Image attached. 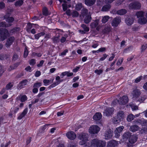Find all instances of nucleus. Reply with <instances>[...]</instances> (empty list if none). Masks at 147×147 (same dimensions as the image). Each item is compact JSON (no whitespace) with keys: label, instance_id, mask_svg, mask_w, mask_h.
I'll return each mask as SVG.
<instances>
[{"label":"nucleus","instance_id":"nucleus-7","mask_svg":"<svg viewBox=\"0 0 147 147\" xmlns=\"http://www.w3.org/2000/svg\"><path fill=\"white\" fill-rule=\"evenodd\" d=\"M114 109L113 107H108L103 112L104 114L107 117L111 116L113 114Z\"/></svg>","mask_w":147,"mask_h":147},{"label":"nucleus","instance_id":"nucleus-63","mask_svg":"<svg viewBox=\"0 0 147 147\" xmlns=\"http://www.w3.org/2000/svg\"><path fill=\"white\" fill-rule=\"evenodd\" d=\"M102 55L103 57L100 59L99 61H104L108 56V55L106 53L103 54Z\"/></svg>","mask_w":147,"mask_h":147},{"label":"nucleus","instance_id":"nucleus-16","mask_svg":"<svg viewBox=\"0 0 147 147\" xmlns=\"http://www.w3.org/2000/svg\"><path fill=\"white\" fill-rule=\"evenodd\" d=\"M124 128V127L123 126H120L119 127L117 128L115 131V136H116L117 134V137H119L120 136V134L123 130Z\"/></svg>","mask_w":147,"mask_h":147},{"label":"nucleus","instance_id":"nucleus-2","mask_svg":"<svg viewBox=\"0 0 147 147\" xmlns=\"http://www.w3.org/2000/svg\"><path fill=\"white\" fill-rule=\"evenodd\" d=\"M91 145V146H96V147H105L106 142L105 141L94 138L92 140Z\"/></svg>","mask_w":147,"mask_h":147},{"label":"nucleus","instance_id":"nucleus-32","mask_svg":"<svg viewBox=\"0 0 147 147\" xmlns=\"http://www.w3.org/2000/svg\"><path fill=\"white\" fill-rule=\"evenodd\" d=\"M91 19L90 16L89 15L86 16L84 20V23L86 24H88L90 22Z\"/></svg>","mask_w":147,"mask_h":147},{"label":"nucleus","instance_id":"nucleus-44","mask_svg":"<svg viewBox=\"0 0 147 147\" xmlns=\"http://www.w3.org/2000/svg\"><path fill=\"white\" fill-rule=\"evenodd\" d=\"M32 27V24L30 23H28L27 24V26L26 27V31L28 32H29L31 29Z\"/></svg>","mask_w":147,"mask_h":147},{"label":"nucleus","instance_id":"nucleus-24","mask_svg":"<svg viewBox=\"0 0 147 147\" xmlns=\"http://www.w3.org/2000/svg\"><path fill=\"white\" fill-rule=\"evenodd\" d=\"M73 75V73L72 72H69V71H65L62 73L60 75V77L61 78H63L64 76L67 75V77H70Z\"/></svg>","mask_w":147,"mask_h":147},{"label":"nucleus","instance_id":"nucleus-58","mask_svg":"<svg viewBox=\"0 0 147 147\" xmlns=\"http://www.w3.org/2000/svg\"><path fill=\"white\" fill-rule=\"evenodd\" d=\"M141 132L142 134L147 133V126L142 127L141 130Z\"/></svg>","mask_w":147,"mask_h":147},{"label":"nucleus","instance_id":"nucleus-54","mask_svg":"<svg viewBox=\"0 0 147 147\" xmlns=\"http://www.w3.org/2000/svg\"><path fill=\"white\" fill-rule=\"evenodd\" d=\"M42 85L41 83L36 82L35 83L33 86V88H38Z\"/></svg>","mask_w":147,"mask_h":147},{"label":"nucleus","instance_id":"nucleus-18","mask_svg":"<svg viewBox=\"0 0 147 147\" xmlns=\"http://www.w3.org/2000/svg\"><path fill=\"white\" fill-rule=\"evenodd\" d=\"M28 81L27 79H24L20 82L19 84V88L20 89H22L24 87V86L26 85Z\"/></svg>","mask_w":147,"mask_h":147},{"label":"nucleus","instance_id":"nucleus-53","mask_svg":"<svg viewBox=\"0 0 147 147\" xmlns=\"http://www.w3.org/2000/svg\"><path fill=\"white\" fill-rule=\"evenodd\" d=\"M24 75V73L23 71L18 74L16 77V79H19L21 78Z\"/></svg>","mask_w":147,"mask_h":147},{"label":"nucleus","instance_id":"nucleus-15","mask_svg":"<svg viewBox=\"0 0 147 147\" xmlns=\"http://www.w3.org/2000/svg\"><path fill=\"white\" fill-rule=\"evenodd\" d=\"M136 122L137 124L141 125L142 127L147 126V120L139 119L136 121Z\"/></svg>","mask_w":147,"mask_h":147},{"label":"nucleus","instance_id":"nucleus-51","mask_svg":"<svg viewBox=\"0 0 147 147\" xmlns=\"http://www.w3.org/2000/svg\"><path fill=\"white\" fill-rule=\"evenodd\" d=\"M71 15L73 18L77 17L79 16V13L77 11H74L72 12Z\"/></svg>","mask_w":147,"mask_h":147},{"label":"nucleus","instance_id":"nucleus-20","mask_svg":"<svg viewBox=\"0 0 147 147\" xmlns=\"http://www.w3.org/2000/svg\"><path fill=\"white\" fill-rule=\"evenodd\" d=\"M15 38L14 37L11 36L7 40L6 45L8 47L10 46L13 43Z\"/></svg>","mask_w":147,"mask_h":147},{"label":"nucleus","instance_id":"nucleus-28","mask_svg":"<svg viewBox=\"0 0 147 147\" xmlns=\"http://www.w3.org/2000/svg\"><path fill=\"white\" fill-rule=\"evenodd\" d=\"M127 12L126 10L125 9H121L117 10L116 13L120 15H123L125 14Z\"/></svg>","mask_w":147,"mask_h":147},{"label":"nucleus","instance_id":"nucleus-52","mask_svg":"<svg viewBox=\"0 0 147 147\" xmlns=\"http://www.w3.org/2000/svg\"><path fill=\"white\" fill-rule=\"evenodd\" d=\"M32 55L33 57H35L36 56L38 57H40L42 56V54L40 53H36L34 52L32 53Z\"/></svg>","mask_w":147,"mask_h":147},{"label":"nucleus","instance_id":"nucleus-60","mask_svg":"<svg viewBox=\"0 0 147 147\" xmlns=\"http://www.w3.org/2000/svg\"><path fill=\"white\" fill-rule=\"evenodd\" d=\"M111 28L109 27H107L105 28L104 30V32L106 33L109 32L111 31Z\"/></svg>","mask_w":147,"mask_h":147},{"label":"nucleus","instance_id":"nucleus-25","mask_svg":"<svg viewBox=\"0 0 147 147\" xmlns=\"http://www.w3.org/2000/svg\"><path fill=\"white\" fill-rule=\"evenodd\" d=\"M96 0H85L84 2L86 5L88 6H91L95 3Z\"/></svg>","mask_w":147,"mask_h":147},{"label":"nucleus","instance_id":"nucleus-35","mask_svg":"<svg viewBox=\"0 0 147 147\" xmlns=\"http://www.w3.org/2000/svg\"><path fill=\"white\" fill-rule=\"evenodd\" d=\"M45 34V33L44 32H42L39 33H38L34 35L35 38L38 40L40 37L44 36Z\"/></svg>","mask_w":147,"mask_h":147},{"label":"nucleus","instance_id":"nucleus-62","mask_svg":"<svg viewBox=\"0 0 147 147\" xmlns=\"http://www.w3.org/2000/svg\"><path fill=\"white\" fill-rule=\"evenodd\" d=\"M81 66V65H79L78 66H76L75 68L74 69L72 70L73 72L74 73L77 72L79 70V69H80V67Z\"/></svg>","mask_w":147,"mask_h":147},{"label":"nucleus","instance_id":"nucleus-1","mask_svg":"<svg viewBox=\"0 0 147 147\" xmlns=\"http://www.w3.org/2000/svg\"><path fill=\"white\" fill-rule=\"evenodd\" d=\"M124 113L122 111H119L117 113V115L113 118L112 122L114 124L119 123L124 118Z\"/></svg>","mask_w":147,"mask_h":147},{"label":"nucleus","instance_id":"nucleus-10","mask_svg":"<svg viewBox=\"0 0 147 147\" xmlns=\"http://www.w3.org/2000/svg\"><path fill=\"white\" fill-rule=\"evenodd\" d=\"M66 136L70 140H74L76 137V134L72 131H70L67 133Z\"/></svg>","mask_w":147,"mask_h":147},{"label":"nucleus","instance_id":"nucleus-50","mask_svg":"<svg viewBox=\"0 0 147 147\" xmlns=\"http://www.w3.org/2000/svg\"><path fill=\"white\" fill-rule=\"evenodd\" d=\"M109 17L108 16H105L102 18V22L103 23H106L108 20Z\"/></svg>","mask_w":147,"mask_h":147},{"label":"nucleus","instance_id":"nucleus-30","mask_svg":"<svg viewBox=\"0 0 147 147\" xmlns=\"http://www.w3.org/2000/svg\"><path fill=\"white\" fill-rule=\"evenodd\" d=\"M11 24H6L5 22H0V27L4 28H7L11 26Z\"/></svg>","mask_w":147,"mask_h":147},{"label":"nucleus","instance_id":"nucleus-42","mask_svg":"<svg viewBox=\"0 0 147 147\" xmlns=\"http://www.w3.org/2000/svg\"><path fill=\"white\" fill-rule=\"evenodd\" d=\"M20 30V28L18 27H15L13 28L10 31V32L11 33H13Z\"/></svg>","mask_w":147,"mask_h":147},{"label":"nucleus","instance_id":"nucleus-31","mask_svg":"<svg viewBox=\"0 0 147 147\" xmlns=\"http://www.w3.org/2000/svg\"><path fill=\"white\" fill-rule=\"evenodd\" d=\"M131 134L129 132H125L123 136V139L125 140L129 139L131 136Z\"/></svg>","mask_w":147,"mask_h":147},{"label":"nucleus","instance_id":"nucleus-49","mask_svg":"<svg viewBox=\"0 0 147 147\" xmlns=\"http://www.w3.org/2000/svg\"><path fill=\"white\" fill-rule=\"evenodd\" d=\"M13 86V85L11 84V82H9L5 86V89L7 90H10Z\"/></svg>","mask_w":147,"mask_h":147},{"label":"nucleus","instance_id":"nucleus-14","mask_svg":"<svg viewBox=\"0 0 147 147\" xmlns=\"http://www.w3.org/2000/svg\"><path fill=\"white\" fill-rule=\"evenodd\" d=\"M4 19L5 20L6 22H7L9 24H11L13 23L14 21V18L12 17H10L6 15L4 16Z\"/></svg>","mask_w":147,"mask_h":147},{"label":"nucleus","instance_id":"nucleus-48","mask_svg":"<svg viewBox=\"0 0 147 147\" xmlns=\"http://www.w3.org/2000/svg\"><path fill=\"white\" fill-rule=\"evenodd\" d=\"M88 13V10L87 9L84 8L82 10L81 13L83 16H86Z\"/></svg>","mask_w":147,"mask_h":147},{"label":"nucleus","instance_id":"nucleus-55","mask_svg":"<svg viewBox=\"0 0 147 147\" xmlns=\"http://www.w3.org/2000/svg\"><path fill=\"white\" fill-rule=\"evenodd\" d=\"M57 83L56 82H54L53 83L51 84L48 87V88L49 89H51L52 88H53L56 86L58 85Z\"/></svg>","mask_w":147,"mask_h":147},{"label":"nucleus","instance_id":"nucleus-4","mask_svg":"<svg viewBox=\"0 0 147 147\" xmlns=\"http://www.w3.org/2000/svg\"><path fill=\"white\" fill-rule=\"evenodd\" d=\"M9 36V33L7 29L5 28H0V38L1 40H4Z\"/></svg>","mask_w":147,"mask_h":147},{"label":"nucleus","instance_id":"nucleus-27","mask_svg":"<svg viewBox=\"0 0 147 147\" xmlns=\"http://www.w3.org/2000/svg\"><path fill=\"white\" fill-rule=\"evenodd\" d=\"M147 21L146 19L144 17L139 18L138 20V22L140 24H145L146 23Z\"/></svg>","mask_w":147,"mask_h":147},{"label":"nucleus","instance_id":"nucleus-6","mask_svg":"<svg viewBox=\"0 0 147 147\" xmlns=\"http://www.w3.org/2000/svg\"><path fill=\"white\" fill-rule=\"evenodd\" d=\"M129 9H138L141 7V4L138 1H135L130 3L129 6Z\"/></svg>","mask_w":147,"mask_h":147},{"label":"nucleus","instance_id":"nucleus-39","mask_svg":"<svg viewBox=\"0 0 147 147\" xmlns=\"http://www.w3.org/2000/svg\"><path fill=\"white\" fill-rule=\"evenodd\" d=\"M42 14L45 16H47L48 15V10L46 7H44L42 9Z\"/></svg>","mask_w":147,"mask_h":147},{"label":"nucleus","instance_id":"nucleus-29","mask_svg":"<svg viewBox=\"0 0 147 147\" xmlns=\"http://www.w3.org/2000/svg\"><path fill=\"white\" fill-rule=\"evenodd\" d=\"M139 127V126L137 125H133L131 126L130 130L132 132H135L138 130Z\"/></svg>","mask_w":147,"mask_h":147},{"label":"nucleus","instance_id":"nucleus-40","mask_svg":"<svg viewBox=\"0 0 147 147\" xmlns=\"http://www.w3.org/2000/svg\"><path fill=\"white\" fill-rule=\"evenodd\" d=\"M82 7V3H78L76 5L75 9L77 11H80Z\"/></svg>","mask_w":147,"mask_h":147},{"label":"nucleus","instance_id":"nucleus-9","mask_svg":"<svg viewBox=\"0 0 147 147\" xmlns=\"http://www.w3.org/2000/svg\"><path fill=\"white\" fill-rule=\"evenodd\" d=\"M119 104L121 105H126L129 101V99L127 95H124L122 97H120L119 99Z\"/></svg>","mask_w":147,"mask_h":147},{"label":"nucleus","instance_id":"nucleus-33","mask_svg":"<svg viewBox=\"0 0 147 147\" xmlns=\"http://www.w3.org/2000/svg\"><path fill=\"white\" fill-rule=\"evenodd\" d=\"M60 36L58 35L57 36H54L52 39L54 43H57L59 42Z\"/></svg>","mask_w":147,"mask_h":147},{"label":"nucleus","instance_id":"nucleus-36","mask_svg":"<svg viewBox=\"0 0 147 147\" xmlns=\"http://www.w3.org/2000/svg\"><path fill=\"white\" fill-rule=\"evenodd\" d=\"M144 12L143 11H138L136 13V15L137 18H142L144 16Z\"/></svg>","mask_w":147,"mask_h":147},{"label":"nucleus","instance_id":"nucleus-59","mask_svg":"<svg viewBox=\"0 0 147 147\" xmlns=\"http://www.w3.org/2000/svg\"><path fill=\"white\" fill-rule=\"evenodd\" d=\"M147 48V43L142 45L141 47V52H143Z\"/></svg>","mask_w":147,"mask_h":147},{"label":"nucleus","instance_id":"nucleus-22","mask_svg":"<svg viewBox=\"0 0 147 147\" xmlns=\"http://www.w3.org/2000/svg\"><path fill=\"white\" fill-rule=\"evenodd\" d=\"M28 111V108H26L23 111L22 113L18 116L17 119L20 120L22 119L26 114Z\"/></svg>","mask_w":147,"mask_h":147},{"label":"nucleus","instance_id":"nucleus-13","mask_svg":"<svg viewBox=\"0 0 147 147\" xmlns=\"http://www.w3.org/2000/svg\"><path fill=\"white\" fill-rule=\"evenodd\" d=\"M132 94L133 98L135 99H136L139 97L141 94V93L139 90L136 89L133 91Z\"/></svg>","mask_w":147,"mask_h":147},{"label":"nucleus","instance_id":"nucleus-23","mask_svg":"<svg viewBox=\"0 0 147 147\" xmlns=\"http://www.w3.org/2000/svg\"><path fill=\"white\" fill-rule=\"evenodd\" d=\"M138 138L135 135H131L129 139V142L131 144H133L136 142Z\"/></svg>","mask_w":147,"mask_h":147},{"label":"nucleus","instance_id":"nucleus-61","mask_svg":"<svg viewBox=\"0 0 147 147\" xmlns=\"http://www.w3.org/2000/svg\"><path fill=\"white\" fill-rule=\"evenodd\" d=\"M18 57L19 56L16 53H14V54L12 57V61H15L17 59H18Z\"/></svg>","mask_w":147,"mask_h":147},{"label":"nucleus","instance_id":"nucleus-17","mask_svg":"<svg viewBox=\"0 0 147 147\" xmlns=\"http://www.w3.org/2000/svg\"><path fill=\"white\" fill-rule=\"evenodd\" d=\"M134 19L131 17H128L125 20V22L127 25L131 26L134 22Z\"/></svg>","mask_w":147,"mask_h":147},{"label":"nucleus","instance_id":"nucleus-34","mask_svg":"<svg viewBox=\"0 0 147 147\" xmlns=\"http://www.w3.org/2000/svg\"><path fill=\"white\" fill-rule=\"evenodd\" d=\"M17 99L20 100L22 102H24L27 100V97L26 95H23L21 96V98L18 97L17 98Z\"/></svg>","mask_w":147,"mask_h":147},{"label":"nucleus","instance_id":"nucleus-26","mask_svg":"<svg viewBox=\"0 0 147 147\" xmlns=\"http://www.w3.org/2000/svg\"><path fill=\"white\" fill-rule=\"evenodd\" d=\"M111 7V5L109 4H107L103 6L102 8V11H108Z\"/></svg>","mask_w":147,"mask_h":147},{"label":"nucleus","instance_id":"nucleus-38","mask_svg":"<svg viewBox=\"0 0 147 147\" xmlns=\"http://www.w3.org/2000/svg\"><path fill=\"white\" fill-rule=\"evenodd\" d=\"M99 20L98 19L96 20L94 22L91 23L90 26L93 28H96L98 25L99 23Z\"/></svg>","mask_w":147,"mask_h":147},{"label":"nucleus","instance_id":"nucleus-12","mask_svg":"<svg viewBox=\"0 0 147 147\" xmlns=\"http://www.w3.org/2000/svg\"><path fill=\"white\" fill-rule=\"evenodd\" d=\"M118 143L117 141L113 140L109 141L107 144V147H115L118 146Z\"/></svg>","mask_w":147,"mask_h":147},{"label":"nucleus","instance_id":"nucleus-46","mask_svg":"<svg viewBox=\"0 0 147 147\" xmlns=\"http://www.w3.org/2000/svg\"><path fill=\"white\" fill-rule=\"evenodd\" d=\"M81 27L84 29V30L86 32H88L89 30V27L87 26L85 24H82L81 26Z\"/></svg>","mask_w":147,"mask_h":147},{"label":"nucleus","instance_id":"nucleus-57","mask_svg":"<svg viewBox=\"0 0 147 147\" xmlns=\"http://www.w3.org/2000/svg\"><path fill=\"white\" fill-rule=\"evenodd\" d=\"M123 61V58H121L119 59L118 60L116 64L117 65H121Z\"/></svg>","mask_w":147,"mask_h":147},{"label":"nucleus","instance_id":"nucleus-5","mask_svg":"<svg viewBox=\"0 0 147 147\" xmlns=\"http://www.w3.org/2000/svg\"><path fill=\"white\" fill-rule=\"evenodd\" d=\"M100 130V128L97 125H92L89 129V132L91 134H94L98 133Z\"/></svg>","mask_w":147,"mask_h":147},{"label":"nucleus","instance_id":"nucleus-45","mask_svg":"<svg viewBox=\"0 0 147 147\" xmlns=\"http://www.w3.org/2000/svg\"><path fill=\"white\" fill-rule=\"evenodd\" d=\"M133 48V46L131 45L129 47L125 49L124 50L123 52L125 53H127V52L132 51Z\"/></svg>","mask_w":147,"mask_h":147},{"label":"nucleus","instance_id":"nucleus-43","mask_svg":"<svg viewBox=\"0 0 147 147\" xmlns=\"http://www.w3.org/2000/svg\"><path fill=\"white\" fill-rule=\"evenodd\" d=\"M134 118V116L133 114H129L127 116V121L128 122H130L133 120Z\"/></svg>","mask_w":147,"mask_h":147},{"label":"nucleus","instance_id":"nucleus-56","mask_svg":"<svg viewBox=\"0 0 147 147\" xmlns=\"http://www.w3.org/2000/svg\"><path fill=\"white\" fill-rule=\"evenodd\" d=\"M36 63L35 60L34 59H32L29 61V63L32 66L34 65Z\"/></svg>","mask_w":147,"mask_h":147},{"label":"nucleus","instance_id":"nucleus-21","mask_svg":"<svg viewBox=\"0 0 147 147\" xmlns=\"http://www.w3.org/2000/svg\"><path fill=\"white\" fill-rule=\"evenodd\" d=\"M49 124H46L40 127L39 129V132L40 133H44L46 130H47L49 128Z\"/></svg>","mask_w":147,"mask_h":147},{"label":"nucleus","instance_id":"nucleus-8","mask_svg":"<svg viewBox=\"0 0 147 147\" xmlns=\"http://www.w3.org/2000/svg\"><path fill=\"white\" fill-rule=\"evenodd\" d=\"M121 22V18L119 17H117L115 18L112 20L111 22V25L114 27H117Z\"/></svg>","mask_w":147,"mask_h":147},{"label":"nucleus","instance_id":"nucleus-37","mask_svg":"<svg viewBox=\"0 0 147 147\" xmlns=\"http://www.w3.org/2000/svg\"><path fill=\"white\" fill-rule=\"evenodd\" d=\"M24 3V1L23 0H18L16 1L14 4L16 6H20Z\"/></svg>","mask_w":147,"mask_h":147},{"label":"nucleus","instance_id":"nucleus-19","mask_svg":"<svg viewBox=\"0 0 147 147\" xmlns=\"http://www.w3.org/2000/svg\"><path fill=\"white\" fill-rule=\"evenodd\" d=\"M102 117L101 113L100 112H96L93 116V119L95 121L100 120Z\"/></svg>","mask_w":147,"mask_h":147},{"label":"nucleus","instance_id":"nucleus-64","mask_svg":"<svg viewBox=\"0 0 147 147\" xmlns=\"http://www.w3.org/2000/svg\"><path fill=\"white\" fill-rule=\"evenodd\" d=\"M63 9V11H65L67 10L68 6L67 5L66 3H63L62 4Z\"/></svg>","mask_w":147,"mask_h":147},{"label":"nucleus","instance_id":"nucleus-3","mask_svg":"<svg viewBox=\"0 0 147 147\" xmlns=\"http://www.w3.org/2000/svg\"><path fill=\"white\" fill-rule=\"evenodd\" d=\"M78 138L81 140L79 143L80 145H84L86 144L88 141L89 136L88 134L86 133H83L79 135Z\"/></svg>","mask_w":147,"mask_h":147},{"label":"nucleus","instance_id":"nucleus-41","mask_svg":"<svg viewBox=\"0 0 147 147\" xmlns=\"http://www.w3.org/2000/svg\"><path fill=\"white\" fill-rule=\"evenodd\" d=\"M28 54V50L27 47L25 45V47L24 49V57L25 58H26Z\"/></svg>","mask_w":147,"mask_h":147},{"label":"nucleus","instance_id":"nucleus-11","mask_svg":"<svg viewBox=\"0 0 147 147\" xmlns=\"http://www.w3.org/2000/svg\"><path fill=\"white\" fill-rule=\"evenodd\" d=\"M113 135V132L111 129H107L105 132V139L108 140L112 137Z\"/></svg>","mask_w":147,"mask_h":147},{"label":"nucleus","instance_id":"nucleus-47","mask_svg":"<svg viewBox=\"0 0 147 147\" xmlns=\"http://www.w3.org/2000/svg\"><path fill=\"white\" fill-rule=\"evenodd\" d=\"M20 64V62H17L13 64V65H11L10 67L11 69H14L17 68Z\"/></svg>","mask_w":147,"mask_h":147}]
</instances>
